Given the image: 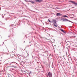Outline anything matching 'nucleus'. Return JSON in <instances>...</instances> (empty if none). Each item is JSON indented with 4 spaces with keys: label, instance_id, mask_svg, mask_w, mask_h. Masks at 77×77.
Returning <instances> with one entry per match:
<instances>
[{
    "label": "nucleus",
    "instance_id": "obj_1",
    "mask_svg": "<svg viewBox=\"0 0 77 77\" xmlns=\"http://www.w3.org/2000/svg\"><path fill=\"white\" fill-rule=\"evenodd\" d=\"M61 20H63V21H69V22H71V23H73V22L71 21H69L68 20V19H62Z\"/></svg>",
    "mask_w": 77,
    "mask_h": 77
},
{
    "label": "nucleus",
    "instance_id": "obj_2",
    "mask_svg": "<svg viewBox=\"0 0 77 77\" xmlns=\"http://www.w3.org/2000/svg\"><path fill=\"white\" fill-rule=\"evenodd\" d=\"M35 1H36V2H39V3H41L42 2V0H34Z\"/></svg>",
    "mask_w": 77,
    "mask_h": 77
},
{
    "label": "nucleus",
    "instance_id": "obj_3",
    "mask_svg": "<svg viewBox=\"0 0 77 77\" xmlns=\"http://www.w3.org/2000/svg\"><path fill=\"white\" fill-rule=\"evenodd\" d=\"M71 3H72L73 4H74V5H77V3H75V2H74V1H71L70 2Z\"/></svg>",
    "mask_w": 77,
    "mask_h": 77
},
{
    "label": "nucleus",
    "instance_id": "obj_4",
    "mask_svg": "<svg viewBox=\"0 0 77 77\" xmlns=\"http://www.w3.org/2000/svg\"><path fill=\"white\" fill-rule=\"evenodd\" d=\"M62 14L59 13H58L57 14L56 16L57 17H58V16H60Z\"/></svg>",
    "mask_w": 77,
    "mask_h": 77
},
{
    "label": "nucleus",
    "instance_id": "obj_5",
    "mask_svg": "<svg viewBox=\"0 0 77 77\" xmlns=\"http://www.w3.org/2000/svg\"><path fill=\"white\" fill-rule=\"evenodd\" d=\"M52 22L53 23H54V24H56V20H53Z\"/></svg>",
    "mask_w": 77,
    "mask_h": 77
},
{
    "label": "nucleus",
    "instance_id": "obj_6",
    "mask_svg": "<svg viewBox=\"0 0 77 77\" xmlns=\"http://www.w3.org/2000/svg\"><path fill=\"white\" fill-rule=\"evenodd\" d=\"M29 2H30L31 3H32V4H35V2H33V1H29Z\"/></svg>",
    "mask_w": 77,
    "mask_h": 77
},
{
    "label": "nucleus",
    "instance_id": "obj_7",
    "mask_svg": "<svg viewBox=\"0 0 77 77\" xmlns=\"http://www.w3.org/2000/svg\"><path fill=\"white\" fill-rule=\"evenodd\" d=\"M60 30H61V31L62 32H63V33H65V32H64V31L63 29H60Z\"/></svg>",
    "mask_w": 77,
    "mask_h": 77
},
{
    "label": "nucleus",
    "instance_id": "obj_8",
    "mask_svg": "<svg viewBox=\"0 0 77 77\" xmlns=\"http://www.w3.org/2000/svg\"><path fill=\"white\" fill-rule=\"evenodd\" d=\"M55 23H53V24L54 25V26H55V27H57V25H56V24H55Z\"/></svg>",
    "mask_w": 77,
    "mask_h": 77
},
{
    "label": "nucleus",
    "instance_id": "obj_9",
    "mask_svg": "<svg viewBox=\"0 0 77 77\" xmlns=\"http://www.w3.org/2000/svg\"><path fill=\"white\" fill-rule=\"evenodd\" d=\"M63 17H68V16L66 15H64V16H63Z\"/></svg>",
    "mask_w": 77,
    "mask_h": 77
},
{
    "label": "nucleus",
    "instance_id": "obj_10",
    "mask_svg": "<svg viewBox=\"0 0 77 77\" xmlns=\"http://www.w3.org/2000/svg\"><path fill=\"white\" fill-rule=\"evenodd\" d=\"M48 21H49V22L50 23H51V21H50V20L48 19Z\"/></svg>",
    "mask_w": 77,
    "mask_h": 77
},
{
    "label": "nucleus",
    "instance_id": "obj_11",
    "mask_svg": "<svg viewBox=\"0 0 77 77\" xmlns=\"http://www.w3.org/2000/svg\"><path fill=\"white\" fill-rule=\"evenodd\" d=\"M31 72H32V71H30V72H29V74H32Z\"/></svg>",
    "mask_w": 77,
    "mask_h": 77
},
{
    "label": "nucleus",
    "instance_id": "obj_12",
    "mask_svg": "<svg viewBox=\"0 0 77 77\" xmlns=\"http://www.w3.org/2000/svg\"><path fill=\"white\" fill-rule=\"evenodd\" d=\"M25 1H26V2H27V1H26V0H24Z\"/></svg>",
    "mask_w": 77,
    "mask_h": 77
},
{
    "label": "nucleus",
    "instance_id": "obj_13",
    "mask_svg": "<svg viewBox=\"0 0 77 77\" xmlns=\"http://www.w3.org/2000/svg\"><path fill=\"white\" fill-rule=\"evenodd\" d=\"M71 33H72V32H71Z\"/></svg>",
    "mask_w": 77,
    "mask_h": 77
},
{
    "label": "nucleus",
    "instance_id": "obj_14",
    "mask_svg": "<svg viewBox=\"0 0 77 77\" xmlns=\"http://www.w3.org/2000/svg\"><path fill=\"white\" fill-rule=\"evenodd\" d=\"M76 54H77V52L75 53Z\"/></svg>",
    "mask_w": 77,
    "mask_h": 77
},
{
    "label": "nucleus",
    "instance_id": "obj_15",
    "mask_svg": "<svg viewBox=\"0 0 77 77\" xmlns=\"http://www.w3.org/2000/svg\"><path fill=\"white\" fill-rule=\"evenodd\" d=\"M1 58H2V57H1Z\"/></svg>",
    "mask_w": 77,
    "mask_h": 77
}]
</instances>
